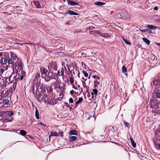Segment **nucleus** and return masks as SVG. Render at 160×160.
<instances>
[{
    "mask_svg": "<svg viewBox=\"0 0 160 160\" xmlns=\"http://www.w3.org/2000/svg\"><path fill=\"white\" fill-rule=\"evenodd\" d=\"M158 141H159V143H158L157 142H155L154 144L157 149H160V140H159Z\"/></svg>",
    "mask_w": 160,
    "mask_h": 160,
    "instance_id": "obj_26",
    "label": "nucleus"
},
{
    "mask_svg": "<svg viewBox=\"0 0 160 160\" xmlns=\"http://www.w3.org/2000/svg\"><path fill=\"white\" fill-rule=\"evenodd\" d=\"M146 27L152 30H155L157 28V27L154 26L152 25H147Z\"/></svg>",
    "mask_w": 160,
    "mask_h": 160,
    "instance_id": "obj_16",
    "label": "nucleus"
},
{
    "mask_svg": "<svg viewBox=\"0 0 160 160\" xmlns=\"http://www.w3.org/2000/svg\"><path fill=\"white\" fill-rule=\"evenodd\" d=\"M77 139V138L76 136H69V141L70 142H72L75 141Z\"/></svg>",
    "mask_w": 160,
    "mask_h": 160,
    "instance_id": "obj_23",
    "label": "nucleus"
},
{
    "mask_svg": "<svg viewBox=\"0 0 160 160\" xmlns=\"http://www.w3.org/2000/svg\"><path fill=\"white\" fill-rule=\"evenodd\" d=\"M50 132V135L49 136V139H50V138L51 136H54L56 137L58 136L59 134L57 132H56L55 131H52Z\"/></svg>",
    "mask_w": 160,
    "mask_h": 160,
    "instance_id": "obj_11",
    "label": "nucleus"
},
{
    "mask_svg": "<svg viewBox=\"0 0 160 160\" xmlns=\"http://www.w3.org/2000/svg\"><path fill=\"white\" fill-rule=\"evenodd\" d=\"M40 77V74L39 72L36 73L35 77V79H36L37 80L39 79Z\"/></svg>",
    "mask_w": 160,
    "mask_h": 160,
    "instance_id": "obj_35",
    "label": "nucleus"
},
{
    "mask_svg": "<svg viewBox=\"0 0 160 160\" xmlns=\"http://www.w3.org/2000/svg\"><path fill=\"white\" fill-rule=\"evenodd\" d=\"M68 4L74 6L75 5H78V3L73 2L72 1H67Z\"/></svg>",
    "mask_w": 160,
    "mask_h": 160,
    "instance_id": "obj_18",
    "label": "nucleus"
},
{
    "mask_svg": "<svg viewBox=\"0 0 160 160\" xmlns=\"http://www.w3.org/2000/svg\"><path fill=\"white\" fill-rule=\"evenodd\" d=\"M2 65L5 64L7 62V59L5 58H2L1 60Z\"/></svg>",
    "mask_w": 160,
    "mask_h": 160,
    "instance_id": "obj_22",
    "label": "nucleus"
},
{
    "mask_svg": "<svg viewBox=\"0 0 160 160\" xmlns=\"http://www.w3.org/2000/svg\"><path fill=\"white\" fill-rule=\"evenodd\" d=\"M70 94L72 95L74 92H75L73 90H72L70 91Z\"/></svg>",
    "mask_w": 160,
    "mask_h": 160,
    "instance_id": "obj_54",
    "label": "nucleus"
},
{
    "mask_svg": "<svg viewBox=\"0 0 160 160\" xmlns=\"http://www.w3.org/2000/svg\"><path fill=\"white\" fill-rule=\"evenodd\" d=\"M42 101L45 102H47V104H49L50 105H54L55 104L57 103L56 99L54 98H51L47 96H43L42 98Z\"/></svg>",
    "mask_w": 160,
    "mask_h": 160,
    "instance_id": "obj_1",
    "label": "nucleus"
},
{
    "mask_svg": "<svg viewBox=\"0 0 160 160\" xmlns=\"http://www.w3.org/2000/svg\"><path fill=\"white\" fill-rule=\"evenodd\" d=\"M5 67H3L1 68L0 70H1V72H3L4 71Z\"/></svg>",
    "mask_w": 160,
    "mask_h": 160,
    "instance_id": "obj_51",
    "label": "nucleus"
},
{
    "mask_svg": "<svg viewBox=\"0 0 160 160\" xmlns=\"http://www.w3.org/2000/svg\"><path fill=\"white\" fill-rule=\"evenodd\" d=\"M111 35L110 33H102L101 34V36L103 37L104 38H108L110 37Z\"/></svg>",
    "mask_w": 160,
    "mask_h": 160,
    "instance_id": "obj_15",
    "label": "nucleus"
},
{
    "mask_svg": "<svg viewBox=\"0 0 160 160\" xmlns=\"http://www.w3.org/2000/svg\"><path fill=\"white\" fill-rule=\"evenodd\" d=\"M149 58L150 60H152L153 61H155V60L157 59L154 55H152L151 57H150Z\"/></svg>",
    "mask_w": 160,
    "mask_h": 160,
    "instance_id": "obj_38",
    "label": "nucleus"
},
{
    "mask_svg": "<svg viewBox=\"0 0 160 160\" xmlns=\"http://www.w3.org/2000/svg\"><path fill=\"white\" fill-rule=\"evenodd\" d=\"M67 107H68V108H69L70 109H71L72 108V107H70V106L69 104H68V105H67Z\"/></svg>",
    "mask_w": 160,
    "mask_h": 160,
    "instance_id": "obj_60",
    "label": "nucleus"
},
{
    "mask_svg": "<svg viewBox=\"0 0 160 160\" xmlns=\"http://www.w3.org/2000/svg\"><path fill=\"white\" fill-rule=\"evenodd\" d=\"M152 82L154 85L160 86V73L158 75L156 80L153 81Z\"/></svg>",
    "mask_w": 160,
    "mask_h": 160,
    "instance_id": "obj_5",
    "label": "nucleus"
},
{
    "mask_svg": "<svg viewBox=\"0 0 160 160\" xmlns=\"http://www.w3.org/2000/svg\"><path fill=\"white\" fill-rule=\"evenodd\" d=\"M8 62L9 64H12V60L11 59H9L8 61Z\"/></svg>",
    "mask_w": 160,
    "mask_h": 160,
    "instance_id": "obj_48",
    "label": "nucleus"
},
{
    "mask_svg": "<svg viewBox=\"0 0 160 160\" xmlns=\"http://www.w3.org/2000/svg\"><path fill=\"white\" fill-rule=\"evenodd\" d=\"M8 114L9 116H12L13 114V112L12 111H10L9 112Z\"/></svg>",
    "mask_w": 160,
    "mask_h": 160,
    "instance_id": "obj_49",
    "label": "nucleus"
},
{
    "mask_svg": "<svg viewBox=\"0 0 160 160\" xmlns=\"http://www.w3.org/2000/svg\"><path fill=\"white\" fill-rule=\"evenodd\" d=\"M82 72L85 77H88V74L87 72L84 71H82Z\"/></svg>",
    "mask_w": 160,
    "mask_h": 160,
    "instance_id": "obj_43",
    "label": "nucleus"
},
{
    "mask_svg": "<svg viewBox=\"0 0 160 160\" xmlns=\"http://www.w3.org/2000/svg\"><path fill=\"white\" fill-rule=\"evenodd\" d=\"M86 53H85L84 52H82L81 53V55L82 56H83V57H85V56L86 55Z\"/></svg>",
    "mask_w": 160,
    "mask_h": 160,
    "instance_id": "obj_56",
    "label": "nucleus"
},
{
    "mask_svg": "<svg viewBox=\"0 0 160 160\" xmlns=\"http://www.w3.org/2000/svg\"><path fill=\"white\" fill-rule=\"evenodd\" d=\"M3 103L4 105H8L10 104V101L8 99H7L5 101H3Z\"/></svg>",
    "mask_w": 160,
    "mask_h": 160,
    "instance_id": "obj_37",
    "label": "nucleus"
},
{
    "mask_svg": "<svg viewBox=\"0 0 160 160\" xmlns=\"http://www.w3.org/2000/svg\"><path fill=\"white\" fill-rule=\"evenodd\" d=\"M148 32V33H153L151 30H149L148 29V32Z\"/></svg>",
    "mask_w": 160,
    "mask_h": 160,
    "instance_id": "obj_55",
    "label": "nucleus"
},
{
    "mask_svg": "<svg viewBox=\"0 0 160 160\" xmlns=\"http://www.w3.org/2000/svg\"><path fill=\"white\" fill-rule=\"evenodd\" d=\"M83 100V98H82V97H81L79 98L78 101L80 102H81Z\"/></svg>",
    "mask_w": 160,
    "mask_h": 160,
    "instance_id": "obj_52",
    "label": "nucleus"
},
{
    "mask_svg": "<svg viewBox=\"0 0 160 160\" xmlns=\"http://www.w3.org/2000/svg\"><path fill=\"white\" fill-rule=\"evenodd\" d=\"M10 55L11 59L13 60H15L17 58V56L13 52H11Z\"/></svg>",
    "mask_w": 160,
    "mask_h": 160,
    "instance_id": "obj_19",
    "label": "nucleus"
},
{
    "mask_svg": "<svg viewBox=\"0 0 160 160\" xmlns=\"http://www.w3.org/2000/svg\"><path fill=\"white\" fill-rule=\"evenodd\" d=\"M94 28L93 27L90 26L89 27L88 29H89V30H92Z\"/></svg>",
    "mask_w": 160,
    "mask_h": 160,
    "instance_id": "obj_59",
    "label": "nucleus"
},
{
    "mask_svg": "<svg viewBox=\"0 0 160 160\" xmlns=\"http://www.w3.org/2000/svg\"><path fill=\"white\" fill-rule=\"evenodd\" d=\"M15 73L14 72V70H13V72L9 76V81L10 82H12L13 81L14 79H13L12 80H11V78L12 77V76L13 75V78L15 79V81L16 82L17 79H15V78H16L17 75H16L14 76Z\"/></svg>",
    "mask_w": 160,
    "mask_h": 160,
    "instance_id": "obj_8",
    "label": "nucleus"
},
{
    "mask_svg": "<svg viewBox=\"0 0 160 160\" xmlns=\"http://www.w3.org/2000/svg\"><path fill=\"white\" fill-rule=\"evenodd\" d=\"M142 39L148 45L150 44V41L147 38H142Z\"/></svg>",
    "mask_w": 160,
    "mask_h": 160,
    "instance_id": "obj_28",
    "label": "nucleus"
},
{
    "mask_svg": "<svg viewBox=\"0 0 160 160\" xmlns=\"http://www.w3.org/2000/svg\"><path fill=\"white\" fill-rule=\"evenodd\" d=\"M155 94H156V97L158 98H160V91H158L157 92H155Z\"/></svg>",
    "mask_w": 160,
    "mask_h": 160,
    "instance_id": "obj_32",
    "label": "nucleus"
},
{
    "mask_svg": "<svg viewBox=\"0 0 160 160\" xmlns=\"http://www.w3.org/2000/svg\"><path fill=\"white\" fill-rule=\"evenodd\" d=\"M83 87L84 88V92H88L89 90V87L86 85V82L85 81H82Z\"/></svg>",
    "mask_w": 160,
    "mask_h": 160,
    "instance_id": "obj_9",
    "label": "nucleus"
},
{
    "mask_svg": "<svg viewBox=\"0 0 160 160\" xmlns=\"http://www.w3.org/2000/svg\"><path fill=\"white\" fill-rule=\"evenodd\" d=\"M122 38L126 44L127 45H131V43L130 42L128 41L127 39H125L123 37H122Z\"/></svg>",
    "mask_w": 160,
    "mask_h": 160,
    "instance_id": "obj_29",
    "label": "nucleus"
},
{
    "mask_svg": "<svg viewBox=\"0 0 160 160\" xmlns=\"http://www.w3.org/2000/svg\"><path fill=\"white\" fill-rule=\"evenodd\" d=\"M20 75H21V76L24 77L26 75V72H25L22 71H21L20 74Z\"/></svg>",
    "mask_w": 160,
    "mask_h": 160,
    "instance_id": "obj_42",
    "label": "nucleus"
},
{
    "mask_svg": "<svg viewBox=\"0 0 160 160\" xmlns=\"http://www.w3.org/2000/svg\"><path fill=\"white\" fill-rule=\"evenodd\" d=\"M94 88L97 87L98 86L100 82L97 80H95L94 81Z\"/></svg>",
    "mask_w": 160,
    "mask_h": 160,
    "instance_id": "obj_31",
    "label": "nucleus"
},
{
    "mask_svg": "<svg viewBox=\"0 0 160 160\" xmlns=\"http://www.w3.org/2000/svg\"><path fill=\"white\" fill-rule=\"evenodd\" d=\"M20 134L23 136H25L27 134V132L24 130H21L20 131Z\"/></svg>",
    "mask_w": 160,
    "mask_h": 160,
    "instance_id": "obj_33",
    "label": "nucleus"
},
{
    "mask_svg": "<svg viewBox=\"0 0 160 160\" xmlns=\"http://www.w3.org/2000/svg\"><path fill=\"white\" fill-rule=\"evenodd\" d=\"M35 109L36 111L35 112V116L37 119H39V112L37 109V108L36 107H35Z\"/></svg>",
    "mask_w": 160,
    "mask_h": 160,
    "instance_id": "obj_17",
    "label": "nucleus"
},
{
    "mask_svg": "<svg viewBox=\"0 0 160 160\" xmlns=\"http://www.w3.org/2000/svg\"><path fill=\"white\" fill-rule=\"evenodd\" d=\"M69 134L71 135H77L78 133L75 130H72L70 131L69 132Z\"/></svg>",
    "mask_w": 160,
    "mask_h": 160,
    "instance_id": "obj_27",
    "label": "nucleus"
},
{
    "mask_svg": "<svg viewBox=\"0 0 160 160\" xmlns=\"http://www.w3.org/2000/svg\"><path fill=\"white\" fill-rule=\"evenodd\" d=\"M154 107L155 109H156L157 110L158 109V112H157V113L160 114V109H159L160 108L159 107V104L158 102H156V104L154 105Z\"/></svg>",
    "mask_w": 160,
    "mask_h": 160,
    "instance_id": "obj_14",
    "label": "nucleus"
},
{
    "mask_svg": "<svg viewBox=\"0 0 160 160\" xmlns=\"http://www.w3.org/2000/svg\"><path fill=\"white\" fill-rule=\"evenodd\" d=\"M24 78V77L21 76V75H20L19 73L18 74V78L19 79H20L21 80H22Z\"/></svg>",
    "mask_w": 160,
    "mask_h": 160,
    "instance_id": "obj_46",
    "label": "nucleus"
},
{
    "mask_svg": "<svg viewBox=\"0 0 160 160\" xmlns=\"http://www.w3.org/2000/svg\"><path fill=\"white\" fill-rule=\"evenodd\" d=\"M22 63L21 61H19V62H18V65L19 67L22 68Z\"/></svg>",
    "mask_w": 160,
    "mask_h": 160,
    "instance_id": "obj_45",
    "label": "nucleus"
},
{
    "mask_svg": "<svg viewBox=\"0 0 160 160\" xmlns=\"http://www.w3.org/2000/svg\"><path fill=\"white\" fill-rule=\"evenodd\" d=\"M74 101L75 102V103L74 104V108H76L78 106V104L80 102L78 100V101H76V99L74 100Z\"/></svg>",
    "mask_w": 160,
    "mask_h": 160,
    "instance_id": "obj_36",
    "label": "nucleus"
},
{
    "mask_svg": "<svg viewBox=\"0 0 160 160\" xmlns=\"http://www.w3.org/2000/svg\"><path fill=\"white\" fill-rule=\"evenodd\" d=\"M35 86L34 85H32L31 87V89L30 90V92H32V93L35 95L36 93L35 92Z\"/></svg>",
    "mask_w": 160,
    "mask_h": 160,
    "instance_id": "obj_25",
    "label": "nucleus"
},
{
    "mask_svg": "<svg viewBox=\"0 0 160 160\" xmlns=\"http://www.w3.org/2000/svg\"><path fill=\"white\" fill-rule=\"evenodd\" d=\"M17 44V45H18V44H20V45H23V44H25V43H18V42H17V43H16Z\"/></svg>",
    "mask_w": 160,
    "mask_h": 160,
    "instance_id": "obj_63",
    "label": "nucleus"
},
{
    "mask_svg": "<svg viewBox=\"0 0 160 160\" xmlns=\"http://www.w3.org/2000/svg\"><path fill=\"white\" fill-rule=\"evenodd\" d=\"M123 122L124 125L126 127H127L128 129H129L130 128V124L127 122H126L125 120H123Z\"/></svg>",
    "mask_w": 160,
    "mask_h": 160,
    "instance_id": "obj_21",
    "label": "nucleus"
},
{
    "mask_svg": "<svg viewBox=\"0 0 160 160\" xmlns=\"http://www.w3.org/2000/svg\"><path fill=\"white\" fill-rule=\"evenodd\" d=\"M72 88H74L75 89V90H77L78 89V88H77V87H76L75 86H72Z\"/></svg>",
    "mask_w": 160,
    "mask_h": 160,
    "instance_id": "obj_62",
    "label": "nucleus"
},
{
    "mask_svg": "<svg viewBox=\"0 0 160 160\" xmlns=\"http://www.w3.org/2000/svg\"><path fill=\"white\" fill-rule=\"evenodd\" d=\"M54 84H55V86L54 87L55 88H57L58 87V85L57 83H54Z\"/></svg>",
    "mask_w": 160,
    "mask_h": 160,
    "instance_id": "obj_57",
    "label": "nucleus"
},
{
    "mask_svg": "<svg viewBox=\"0 0 160 160\" xmlns=\"http://www.w3.org/2000/svg\"><path fill=\"white\" fill-rule=\"evenodd\" d=\"M58 75L59 76H62L64 75V69L63 67L59 69L58 72Z\"/></svg>",
    "mask_w": 160,
    "mask_h": 160,
    "instance_id": "obj_10",
    "label": "nucleus"
},
{
    "mask_svg": "<svg viewBox=\"0 0 160 160\" xmlns=\"http://www.w3.org/2000/svg\"><path fill=\"white\" fill-rule=\"evenodd\" d=\"M46 90L47 92L50 94L52 93L53 89H52L51 86H49L46 88Z\"/></svg>",
    "mask_w": 160,
    "mask_h": 160,
    "instance_id": "obj_13",
    "label": "nucleus"
},
{
    "mask_svg": "<svg viewBox=\"0 0 160 160\" xmlns=\"http://www.w3.org/2000/svg\"><path fill=\"white\" fill-rule=\"evenodd\" d=\"M59 134H60L61 136L62 137L63 136V132L62 131L59 132Z\"/></svg>",
    "mask_w": 160,
    "mask_h": 160,
    "instance_id": "obj_53",
    "label": "nucleus"
},
{
    "mask_svg": "<svg viewBox=\"0 0 160 160\" xmlns=\"http://www.w3.org/2000/svg\"><path fill=\"white\" fill-rule=\"evenodd\" d=\"M94 4L97 6H101L105 4V3L98 1L94 3Z\"/></svg>",
    "mask_w": 160,
    "mask_h": 160,
    "instance_id": "obj_30",
    "label": "nucleus"
},
{
    "mask_svg": "<svg viewBox=\"0 0 160 160\" xmlns=\"http://www.w3.org/2000/svg\"><path fill=\"white\" fill-rule=\"evenodd\" d=\"M69 103H73V100L72 98H70L69 99Z\"/></svg>",
    "mask_w": 160,
    "mask_h": 160,
    "instance_id": "obj_50",
    "label": "nucleus"
},
{
    "mask_svg": "<svg viewBox=\"0 0 160 160\" xmlns=\"http://www.w3.org/2000/svg\"><path fill=\"white\" fill-rule=\"evenodd\" d=\"M31 3L33 7L37 8H40L43 6L42 3L40 4L37 1H33V3L32 2Z\"/></svg>",
    "mask_w": 160,
    "mask_h": 160,
    "instance_id": "obj_4",
    "label": "nucleus"
},
{
    "mask_svg": "<svg viewBox=\"0 0 160 160\" xmlns=\"http://www.w3.org/2000/svg\"><path fill=\"white\" fill-rule=\"evenodd\" d=\"M80 92H82L83 91V89H82V88H80Z\"/></svg>",
    "mask_w": 160,
    "mask_h": 160,
    "instance_id": "obj_64",
    "label": "nucleus"
},
{
    "mask_svg": "<svg viewBox=\"0 0 160 160\" xmlns=\"http://www.w3.org/2000/svg\"><path fill=\"white\" fill-rule=\"evenodd\" d=\"M58 88L60 89V91H61V92H62L63 91H64L65 88L64 86H61L60 85L58 84Z\"/></svg>",
    "mask_w": 160,
    "mask_h": 160,
    "instance_id": "obj_34",
    "label": "nucleus"
},
{
    "mask_svg": "<svg viewBox=\"0 0 160 160\" xmlns=\"http://www.w3.org/2000/svg\"><path fill=\"white\" fill-rule=\"evenodd\" d=\"M122 72L123 73H125V75H127V73H125L127 72V69L125 66H123L122 67Z\"/></svg>",
    "mask_w": 160,
    "mask_h": 160,
    "instance_id": "obj_24",
    "label": "nucleus"
},
{
    "mask_svg": "<svg viewBox=\"0 0 160 160\" xmlns=\"http://www.w3.org/2000/svg\"><path fill=\"white\" fill-rule=\"evenodd\" d=\"M155 136L156 137H158V134L156 132L155 134Z\"/></svg>",
    "mask_w": 160,
    "mask_h": 160,
    "instance_id": "obj_61",
    "label": "nucleus"
},
{
    "mask_svg": "<svg viewBox=\"0 0 160 160\" xmlns=\"http://www.w3.org/2000/svg\"><path fill=\"white\" fill-rule=\"evenodd\" d=\"M74 81V78H73L71 77V78H70L69 82H70V83L72 84L73 83Z\"/></svg>",
    "mask_w": 160,
    "mask_h": 160,
    "instance_id": "obj_41",
    "label": "nucleus"
},
{
    "mask_svg": "<svg viewBox=\"0 0 160 160\" xmlns=\"http://www.w3.org/2000/svg\"><path fill=\"white\" fill-rule=\"evenodd\" d=\"M154 10L157 11L158 9V7H155L154 8Z\"/></svg>",
    "mask_w": 160,
    "mask_h": 160,
    "instance_id": "obj_58",
    "label": "nucleus"
},
{
    "mask_svg": "<svg viewBox=\"0 0 160 160\" xmlns=\"http://www.w3.org/2000/svg\"><path fill=\"white\" fill-rule=\"evenodd\" d=\"M60 13L63 14L64 15L66 14H69L71 15H78V13H77L74 12L73 11L70 10H68L67 11H66V13H61L60 12Z\"/></svg>",
    "mask_w": 160,
    "mask_h": 160,
    "instance_id": "obj_6",
    "label": "nucleus"
},
{
    "mask_svg": "<svg viewBox=\"0 0 160 160\" xmlns=\"http://www.w3.org/2000/svg\"><path fill=\"white\" fill-rule=\"evenodd\" d=\"M90 33L91 34H98L100 36L101 35L102 33L99 31L97 30H94V31H91L90 32Z\"/></svg>",
    "mask_w": 160,
    "mask_h": 160,
    "instance_id": "obj_12",
    "label": "nucleus"
},
{
    "mask_svg": "<svg viewBox=\"0 0 160 160\" xmlns=\"http://www.w3.org/2000/svg\"><path fill=\"white\" fill-rule=\"evenodd\" d=\"M114 17L116 18H121V15L119 13H118L114 16Z\"/></svg>",
    "mask_w": 160,
    "mask_h": 160,
    "instance_id": "obj_39",
    "label": "nucleus"
},
{
    "mask_svg": "<svg viewBox=\"0 0 160 160\" xmlns=\"http://www.w3.org/2000/svg\"><path fill=\"white\" fill-rule=\"evenodd\" d=\"M93 93H94V94L95 96L97 95L98 93V90L96 89H94L92 90Z\"/></svg>",
    "mask_w": 160,
    "mask_h": 160,
    "instance_id": "obj_44",
    "label": "nucleus"
},
{
    "mask_svg": "<svg viewBox=\"0 0 160 160\" xmlns=\"http://www.w3.org/2000/svg\"><path fill=\"white\" fill-rule=\"evenodd\" d=\"M150 107L153 108H154L153 102L152 101L150 100L149 102Z\"/></svg>",
    "mask_w": 160,
    "mask_h": 160,
    "instance_id": "obj_40",
    "label": "nucleus"
},
{
    "mask_svg": "<svg viewBox=\"0 0 160 160\" xmlns=\"http://www.w3.org/2000/svg\"><path fill=\"white\" fill-rule=\"evenodd\" d=\"M57 65L56 62H50L48 65V68L49 71L51 72V73H53V71H56L57 70Z\"/></svg>",
    "mask_w": 160,
    "mask_h": 160,
    "instance_id": "obj_2",
    "label": "nucleus"
},
{
    "mask_svg": "<svg viewBox=\"0 0 160 160\" xmlns=\"http://www.w3.org/2000/svg\"><path fill=\"white\" fill-rule=\"evenodd\" d=\"M40 72L41 73V77L42 78H45V75L47 74L48 71L45 67H41L40 69Z\"/></svg>",
    "mask_w": 160,
    "mask_h": 160,
    "instance_id": "obj_3",
    "label": "nucleus"
},
{
    "mask_svg": "<svg viewBox=\"0 0 160 160\" xmlns=\"http://www.w3.org/2000/svg\"><path fill=\"white\" fill-rule=\"evenodd\" d=\"M47 72V74H46V75H45V78H44L45 81L48 82L52 78V76L50 75V73H51V72H50L49 71V72L48 71Z\"/></svg>",
    "mask_w": 160,
    "mask_h": 160,
    "instance_id": "obj_7",
    "label": "nucleus"
},
{
    "mask_svg": "<svg viewBox=\"0 0 160 160\" xmlns=\"http://www.w3.org/2000/svg\"><path fill=\"white\" fill-rule=\"evenodd\" d=\"M139 31H141L142 32H148V29L147 28L146 29H139Z\"/></svg>",
    "mask_w": 160,
    "mask_h": 160,
    "instance_id": "obj_47",
    "label": "nucleus"
},
{
    "mask_svg": "<svg viewBox=\"0 0 160 160\" xmlns=\"http://www.w3.org/2000/svg\"><path fill=\"white\" fill-rule=\"evenodd\" d=\"M130 140L131 142L132 146L134 148L136 147V144L131 137H130Z\"/></svg>",
    "mask_w": 160,
    "mask_h": 160,
    "instance_id": "obj_20",
    "label": "nucleus"
}]
</instances>
